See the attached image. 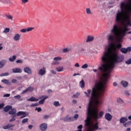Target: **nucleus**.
Listing matches in <instances>:
<instances>
[{"instance_id":"obj_42","label":"nucleus","mask_w":131,"mask_h":131,"mask_svg":"<svg viewBox=\"0 0 131 131\" xmlns=\"http://www.w3.org/2000/svg\"><path fill=\"white\" fill-rule=\"evenodd\" d=\"M30 106H31V107H36V106H38V103H33Z\"/></svg>"},{"instance_id":"obj_62","label":"nucleus","mask_w":131,"mask_h":131,"mask_svg":"<svg viewBox=\"0 0 131 131\" xmlns=\"http://www.w3.org/2000/svg\"><path fill=\"white\" fill-rule=\"evenodd\" d=\"M80 75L79 73H77V74L75 73L73 74V76H76V75Z\"/></svg>"},{"instance_id":"obj_58","label":"nucleus","mask_w":131,"mask_h":131,"mask_svg":"<svg viewBox=\"0 0 131 131\" xmlns=\"http://www.w3.org/2000/svg\"><path fill=\"white\" fill-rule=\"evenodd\" d=\"M53 91H52V90H49L48 91V94H51V93H52Z\"/></svg>"},{"instance_id":"obj_41","label":"nucleus","mask_w":131,"mask_h":131,"mask_svg":"<svg viewBox=\"0 0 131 131\" xmlns=\"http://www.w3.org/2000/svg\"><path fill=\"white\" fill-rule=\"evenodd\" d=\"M6 16L7 18H8V19H10V20H13V16H12L6 15Z\"/></svg>"},{"instance_id":"obj_31","label":"nucleus","mask_w":131,"mask_h":131,"mask_svg":"<svg viewBox=\"0 0 131 131\" xmlns=\"http://www.w3.org/2000/svg\"><path fill=\"white\" fill-rule=\"evenodd\" d=\"M71 49L69 48H65L63 49L62 52L63 53H68V52H70Z\"/></svg>"},{"instance_id":"obj_26","label":"nucleus","mask_w":131,"mask_h":131,"mask_svg":"<svg viewBox=\"0 0 131 131\" xmlns=\"http://www.w3.org/2000/svg\"><path fill=\"white\" fill-rule=\"evenodd\" d=\"M56 70L58 72H61L63 71V67H58L56 68Z\"/></svg>"},{"instance_id":"obj_64","label":"nucleus","mask_w":131,"mask_h":131,"mask_svg":"<svg viewBox=\"0 0 131 131\" xmlns=\"http://www.w3.org/2000/svg\"><path fill=\"white\" fill-rule=\"evenodd\" d=\"M125 131H130V128H127Z\"/></svg>"},{"instance_id":"obj_22","label":"nucleus","mask_w":131,"mask_h":131,"mask_svg":"<svg viewBox=\"0 0 131 131\" xmlns=\"http://www.w3.org/2000/svg\"><path fill=\"white\" fill-rule=\"evenodd\" d=\"M13 39L16 41L19 40L20 39V35L19 34H16L14 36Z\"/></svg>"},{"instance_id":"obj_9","label":"nucleus","mask_w":131,"mask_h":131,"mask_svg":"<svg viewBox=\"0 0 131 131\" xmlns=\"http://www.w3.org/2000/svg\"><path fill=\"white\" fill-rule=\"evenodd\" d=\"M12 71L13 73H22V70L20 68L12 69Z\"/></svg>"},{"instance_id":"obj_13","label":"nucleus","mask_w":131,"mask_h":131,"mask_svg":"<svg viewBox=\"0 0 131 131\" xmlns=\"http://www.w3.org/2000/svg\"><path fill=\"white\" fill-rule=\"evenodd\" d=\"M39 74H40V75H45V74H46V68L43 67V69H40Z\"/></svg>"},{"instance_id":"obj_19","label":"nucleus","mask_w":131,"mask_h":131,"mask_svg":"<svg viewBox=\"0 0 131 131\" xmlns=\"http://www.w3.org/2000/svg\"><path fill=\"white\" fill-rule=\"evenodd\" d=\"M9 114L10 115H16V110L14 108H11L9 112Z\"/></svg>"},{"instance_id":"obj_51","label":"nucleus","mask_w":131,"mask_h":131,"mask_svg":"<svg viewBox=\"0 0 131 131\" xmlns=\"http://www.w3.org/2000/svg\"><path fill=\"white\" fill-rule=\"evenodd\" d=\"M7 127H8V128H11V127H13V125H12V124H8L7 125Z\"/></svg>"},{"instance_id":"obj_45","label":"nucleus","mask_w":131,"mask_h":131,"mask_svg":"<svg viewBox=\"0 0 131 131\" xmlns=\"http://www.w3.org/2000/svg\"><path fill=\"white\" fill-rule=\"evenodd\" d=\"M22 4H27L28 0H21Z\"/></svg>"},{"instance_id":"obj_14","label":"nucleus","mask_w":131,"mask_h":131,"mask_svg":"<svg viewBox=\"0 0 131 131\" xmlns=\"http://www.w3.org/2000/svg\"><path fill=\"white\" fill-rule=\"evenodd\" d=\"M27 101H30V102H37L38 101V99H36L35 97L32 96L29 99H27Z\"/></svg>"},{"instance_id":"obj_39","label":"nucleus","mask_w":131,"mask_h":131,"mask_svg":"<svg viewBox=\"0 0 131 131\" xmlns=\"http://www.w3.org/2000/svg\"><path fill=\"white\" fill-rule=\"evenodd\" d=\"M14 99H16L17 100H20L21 99V96L17 95L14 97Z\"/></svg>"},{"instance_id":"obj_21","label":"nucleus","mask_w":131,"mask_h":131,"mask_svg":"<svg viewBox=\"0 0 131 131\" xmlns=\"http://www.w3.org/2000/svg\"><path fill=\"white\" fill-rule=\"evenodd\" d=\"M121 83L123 85V86H124V88H126V86L128 85V82H127V81H126L123 80L121 82Z\"/></svg>"},{"instance_id":"obj_23","label":"nucleus","mask_w":131,"mask_h":131,"mask_svg":"<svg viewBox=\"0 0 131 131\" xmlns=\"http://www.w3.org/2000/svg\"><path fill=\"white\" fill-rule=\"evenodd\" d=\"M26 114V112L23 111H19L16 114V116H20L21 115H25Z\"/></svg>"},{"instance_id":"obj_46","label":"nucleus","mask_w":131,"mask_h":131,"mask_svg":"<svg viewBox=\"0 0 131 131\" xmlns=\"http://www.w3.org/2000/svg\"><path fill=\"white\" fill-rule=\"evenodd\" d=\"M4 106H5V104H4V103L0 104V110L3 109V108H4Z\"/></svg>"},{"instance_id":"obj_61","label":"nucleus","mask_w":131,"mask_h":131,"mask_svg":"<svg viewBox=\"0 0 131 131\" xmlns=\"http://www.w3.org/2000/svg\"><path fill=\"white\" fill-rule=\"evenodd\" d=\"M73 97L74 98H78V96H77V95H75V94H74L73 96Z\"/></svg>"},{"instance_id":"obj_6","label":"nucleus","mask_w":131,"mask_h":131,"mask_svg":"<svg viewBox=\"0 0 131 131\" xmlns=\"http://www.w3.org/2000/svg\"><path fill=\"white\" fill-rule=\"evenodd\" d=\"M40 129L41 131L47 130L48 128V124L47 123H42L39 125Z\"/></svg>"},{"instance_id":"obj_50","label":"nucleus","mask_w":131,"mask_h":131,"mask_svg":"<svg viewBox=\"0 0 131 131\" xmlns=\"http://www.w3.org/2000/svg\"><path fill=\"white\" fill-rule=\"evenodd\" d=\"M50 117V116L49 115H45L43 117L44 119H48Z\"/></svg>"},{"instance_id":"obj_32","label":"nucleus","mask_w":131,"mask_h":131,"mask_svg":"<svg viewBox=\"0 0 131 131\" xmlns=\"http://www.w3.org/2000/svg\"><path fill=\"white\" fill-rule=\"evenodd\" d=\"M88 67H89V65H88L86 63H85L81 66L82 69H86Z\"/></svg>"},{"instance_id":"obj_11","label":"nucleus","mask_w":131,"mask_h":131,"mask_svg":"<svg viewBox=\"0 0 131 131\" xmlns=\"http://www.w3.org/2000/svg\"><path fill=\"white\" fill-rule=\"evenodd\" d=\"M41 98H43V99H42L39 101V104L40 105H42V104H43L45 103V101H46V100H47V99H48L49 97L48 96L45 97L42 96ZM41 98H40V99H41Z\"/></svg>"},{"instance_id":"obj_4","label":"nucleus","mask_w":131,"mask_h":131,"mask_svg":"<svg viewBox=\"0 0 131 131\" xmlns=\"http://www.w3.org/2000/svg\"><path fill=\"white\" fill-rule=\"evenodd\" d=\"M34 91V88L32 86H29L26 88L23 92H21L22 95H24V94H26V93H28V92H30V93H32Z\"/></svg>"},{"instance_id":"obj_1","label":"nucleus","mask_w":131,"mask_h":131,"mask_svg":"<svg viewBox=\"0 0 131 131\" xmlns=\"http://www.w3.org/2000/svg\"><path fill=\"white\" fill-rule=\"evenodd\" d=\"M114 35L113 34H110L108 37V40L111 43L107 51L104 52L101 57V65L99 68L101 72L103 73L102 74L103 78L102 81L97 84L96 88H92V90H105L107 88V83H108L110 74H111L113 69L115 68V63H120L124 60V56L118 55L117 51V50L121 49L122 45L120 43L118 44L114 43Z\"/></svg>"},{"instance_id":"obj_49","label":"nucleus","mask_w":131,"mask_h":131,"mask_svg":"<svg viewBox=\"0 0 131 131\" xmlns=\"http://www.w3.org/2000/svg\"><path fill=\"white\" fill-rule=\"evenodd\" d=\"M11 82H12V83H16L17 82V80L13 79L12 80Z\"/></svg>"},{"instance_id":"obj_5","label":"nucleus","mask_w":131,"mask_h":131,"mask_svg":"<svg viewBox=\"0 0 131 131\" xmlns=\"http://www.w3.org/2000/svg\"><path fill=\"white\" fill-rule=\"evenodd\" d=\"M131 51V47H127V48H122L120 49V52L122 53V54H126L127 52Z\"/></svg>"},{"instance_id":"obj_7","label":"nucleus","mask_w":131,"mask_h":131,"mask_svg":"<svg viewBox=\"0 0 131 131\" xmlns=\"http://www.w3.org/2000/svg\"><path fill=\"white\" fill-rule=\"evenodd\" d=\"M104 118L106 120H107V121H111V120H112V115H111L110 113H107L104 115Z\"/></svg>"},{"instance_id":"obj_59","label":"nucleus","mask_w":131,"mask_h":131,"mask_svg":"<svg viewBox=\"0 0 131 131\" xmlns=\"http://www.w3.org/2000/svg\"><path fill=\"white\" fill-rule=\"evenodd\" d=\"M52 73H53V74H56L57 72H56V71L52 70L51 71Z\"/></svg>"},{"instance_id":"obj_20","label":"nucleus","mask_w":131,"mask_h":131,"mask_svg":"<svg viewBox=\"0 0 131 131\" xmlns=\"http://www.w3.org/2000/svg\"><path fill=\"white\" fill-rule=\"evenodd\" d=\"M6 63H7V61L5 60H2L0 61V68H3L4 65H6Z\"/></svg>"},{"instance_id":"obj_44","label":"nucleus","mask_w":131,"mask_h":131,"mask_svg":"<svg viewBox=\"0 0 131 131\" xmlns=\"http://www.w3.org/2000/svg\"><path fill=\"white\" fill-rule=\"evenodd\" d=\"M35 110H37V112H41V108H40V107H36Z\"/></svg>"},{"instance_id":"obj_38","label":"nucleus","mask_w":131,"mask_h":131,"mask_svg":"<svg viewBox=\"0 0 131 131\" xmlns=\"http://www.w3.org/2000/svg\"><path fill=\"white\" fill-rule=\"evenodd\" d=\"M28 122V118L24 119L22 120V123H26Z\"/></svg>"},{"instance_id":"obj_17","label":"nucleus","mask_w":131,"mask_h":131,"mask_svg":"<svg viewBox=\"0 0 131 131\" xmlns=\"http://www.w3.org/2000/svg\"><path fill=\"white\" fill-rule=\"evenodd\" d=\"M127 120H128L127 118L122 117L120 119V123H125V122H126Z\"/></svg>"},{"instance_id":"obj_33","label":"nucleus","mask_w":131,"mask_h":131,"mask_svg":"<svg viewBox=\"0 0 131 131\" xmlns=\"http://www.w3.org/2000/svg\"><path fill=\"white\" fill-rule=\"evenodd\" d=\"M9 73H4L3 74H1L0 75V76L1 77H3V76H8V75H9Z\"/></svg>"},{"instance_id":"obj_34","label":"nucleus","mask_w":131,"mask_h":131,"mask_svg":"<svg viewBox=\"0 0 131 131\" xmlns=\"http://www.w3.org/2000/svg\"><path fill=\"white\" fill-rule=\"evenodd\" d=\"M3 32L4 33H8V32H10V28H5Z\"/></svg>"},{"instance_id":"obj_25","label":"nucleus","mask_w":131,"mask_h":131,"mask_svg":"<svg viewBox=\"0 0 131 131\" xmlns=\"http://www.w3.org/2000/svg\"><path fill=\"white\" fill-rule=\"evenodd\" d=\"M2 82H3V83H5V84H7V85H9L10 84V82L8 79L2 80Z\"/></svg>"},{"instance_id":"obj_15","label":"nucleus","mask_w":131,"mask_h":131,"mask_svg":"<svg viewBox=\"0 0 131 131\" xmlns=\"http://www.w3.org/2000/svg\"><path fill=\"white\" fill-rule=\"evenodd\" d=\"M91 93H92V90H91V89L88 90L87 92H84V94H85L86 98H90Z\"/></svg>"},{"instance_id":"obj_35","label":"nucleus","mask_w":131,"mask_h":131,"mask_svg":"<svg viewBox=\"0 0 131 131\" xmlns=\"http://www.w3.org/2000/svg\"><path fill=\"white\" fill-rule=\"evenodd\" d=\"M53 105L55 106V107H58V106H60V103L58 101H55L54 102Z\"/></svg>"},{"instance_id":"obj_57","label":"nucleus","mask_w":131,"mask_h":131,"mask_svg":"<svg viewBox=\"0 0 131 131\" xmlns=\"http://www.w3.org/2000/svg\"><path fill=\"white\" fill-rule=\"evenodd\" d=\"M27 116V115H26V113L25 115H24V116H21L20 117V118L22 119V118H24V117H26Z\"/></svg>"},{"instance_id":"obj_52","label":"nucleus","mask_w":131,"mask_h":131,"mask_svg":"<svg viewBox=\"0 0 131 131\" xmlns=\"http://www.w3.org/2000/svg\"><path fill=\"white\" fill-rule=\"evenodd\" d=\"M78 129H81L82 128V125H80L77 127Z\"/></svg>"},{"instance_id":"obj_56","label":"nucleus","mask_w":131,"mask_h":131,"mask_svg":"<svg viewBox=\"0 0 131 131\" xmlns=\"http://www.w3.org/2000/svg\"><path fill=\"white\" fill-rule=\"evenodd\" d=\"M16 63H22V60H16Z\"/></svg>"},{"instance_id":"obj_63","label":"nucleus","mask_w":131,"mask_h":131,"mask_svg":"<svg viewBox=\"0 0 131 131\" xmlns=\"http://www.w3.org/2000/svg\"><path fill=\"white\" fill-rule=\"evenodd\" d=\"M77 101H76V100H73V103H74V104H76V102H77Z\"/></svg>"},{"instance_id":"obj_36","label":"nucleus","mask_w":131,"mask_h":131,"mask_svg":"<svg viewBox=\"0 0 131 131\" xmlns=\"http://www.w3.org/2000/svg\"><path fill=\"white\" fill-rule=\"evenodd\" d=\"M33 29H34V28H31V27L28 28V29H27V32H29L30 31H32Z\"/></svg>"},{"instance_id":"obj_43","label":"nucleus","mask_w":131,"mask_h":131,"mask_svg":"<svg viewBox=\"0 0 131 131\" xmlns=\"http://www.w3.org/2000/svg\"><path fill=\"white\" fill-rule=\"evenodd\" d=\"M54 61H58V60H61V57H56L54 58Z\"/></svg>"},{"instance_id":"obj_18","label":"nucleus","mask_w":131,"mask_h":131,"mask_svg":"<svg viewBox=\"0 0 131 131\" xmlns=\"http://www.w3.org/2000/svg\"><path fill=\"white\" fill-rule=\"evenodd\" d=\"M12 107L11 105H7L6 107L4 108V110L5 112H8V111H10L11 109H12Z\"/></svg>"},{"instance_id":"obj_8","label":"nucleus","mask_w":131,"mask_h":131,"mask_svg":"<svg viewBox=\"0 0 131 131\" xmlns=\"http://www.w3.org/2000/svg\"><path fill=\"white\" fill-rule=\"evenodd\" d=\"M74 118L76 120L77 118H78V114H76L74 116V117H70L68 119H65V121H73L74 120Z\"/></svg>"},{"instance_id":"obj_48","label":"nucleus","mask_w":131,"mask_h":131,"mask_svg":"<svg viewBox=\"0 0 131 131\" xmlns=\"http://www.w3.org/2000/svg\"><path fill=\"white\" fill-rule=\"evenodd\" d=\"M11 96V94H6L4 95V97H6L7 98L10 97Z\"/></svg>"},{"instance_id":"obj_37","label":"nucleus","mask_w":131,"mask_h":131,"mask_svg":"<svg viewBox=\"0 0 131 131\" xmlns=\"http://www.w3.org/2000/svg\"><path fill=\"white\" fill-rule=\"evenodd\" d=\"M20 32H22V33H25V32H27V29H23L20 30Z\"/></svg>"},{"instance_id":"obj_3","label":"nucleus","mask_w":131,"mask_h":131,"mask_svg":"<svg viewBox=\"0 0 131 131\" xmlns=\"http://www.w3.org/2000/svg\"><path fill=\"white\" fill-rule=\"evenodd\" d=\"M103 115H87L86 119L84 121L85 127L88 128L89 131L97 130V129H99V122H96L92 126L93 123L92 120L97 121L100 118H101V117H103Z\"/></svg>"},{"instance_id":"obj_12","label":"nucleus","mask_w":131,"mask_h":131,"mask_svg":"<svg viewBox=\"0 0 131 131\" xmlns=\"http://www.w3.org/2000/svg\"><path fill=\"white\" fill-rule=\"evenodd\" d=\"M94 39H95V37L93 36H88L86 42H91V41H93Z\"/></svg>"},{"instance_id":"obj_28","label":"nucleus","mask_w":131,"mask_h":131,"mask_svg":"<svg viewBox=\"0 0 131 131\" xmlns=\"http://www.w3.org/2000/svg\"><path fill=\"white\" fill-rule=\"evenodd\" d=\"M11 117H12V119H11L9 120V122H13V121H15V120H16V118H15L16 117V115H12Z\"/></svg>"},{"instance_id":"obj_10","label":"nucleus","mask_w":131,"mask_h":131,"mask_svg":"<svg viewBox=\"0 0 131 131\" xmlns=\"http://www.w3.org/2000/svg\"><path fill=\"white\" fill-rule=\"evenodd\" d=\"M85 51V48L82 47V46L81 45H80L79 46L78 52L80 54H83V53H84Z\"/></svg>"},{"instance_id":"obj_47","label":"nucleus","mask_w":131,"mask_h":131,"mask_svg":"<svg viewBox=\"0 0 131 131\" xmlns=\"http://www.w3.org/2000/svg\"><path fill=\"white\" fill-rule=\"evenodd\" d=\"M117 102H118V103H121V102H122V99H121L120 98H118Z\"/></svg>"},{"instance_id":"obj_53","label":"nucleus","mask_w":131,"mask_h":131,"mask_svg":"<svg viewBox=\"0 0 131 131\" xmlns=\"http://www.w3.org/2000/svg\"><path fill=\"white\" fill-rule=\"evenodd\" d=\"M28 127H29V129H32V127H33V125H29L28 126Z\"/></svg>"},{"instance_id":"obj_40","label":"nucleus","mask_w":131,"mask_h":131,"mask_svg":"<svg viewBox=\"0 0 131 131\" xmlns=\"http://www.w3.org/2000/svg\"><path fill=\"white\" fill-rule=\"evenodd\" d=\"M125 63L127 64V65H129L131 64V58L129 59V60H127L125 61Z\"/></svg>"},{"instance_id":"obj_16","label":"nucleus","mask_w":131,"mask_h":131,"mask_svg":"<svg viewBox=\"0 0 131 131\" xmlns=\"http://www.w3.org/2000/svg\"><path fill=\"white\" fill-rule=\"evenodd\" d=\"M24 71L26 72V73H28V74H31L32 73L31 70L28 67L25 68Z\"/></svg>"},{"instance_id":"obj_27","label":"nucleus","mask_w":131,"mask_h":131,"mask_svg":"<svg viewBox=\"0 0 131 131\" xmlns=\"http://www.w3.org/2000/svg\"><path fill=\"white\" fill-rule=\"evenodd\" d=\"M86 13L87 15H92V14H93V13L92 12V11L91 10V9L90 8L86 9Z\"/></svg>"},{"instance_id":"obj_2","label":"nucleus","mask_w":131,"mask_h":131,"mask_svg":"<svg viewBox=\"0 0 131 131\" xmlns=\"http://www.w3.org/2000/svg\"><path fill=\"white\" fill-rule=\"evenodd\" d=\"M129 2V5L131 7V0H128ZM127 4L124 2H122L120 4V8L122 11L118 12L117 14L116 17V21L117 23L119 22H122V21H125L127 23H124V26L120 30V33H118L119 28L117 25H115L113 26V29L111 30V32L114 33V35L117 37L118 41L119 42L122 41V39L124 38V36L127 34V31L130 30V28H128L129 23H130L129 20V15L131 13V8H127Z\"/></svg>"},{"instance_id":"obj_24","label":"nucleus","mask_w":131,"mask_h":131,"mask_svg":"<svg viewBox=\"0 0 131 131\" xmlns=\"http://www.w3.org/2000/svg\"><path fill=\"white\" fill-rule=\"evenodd\" d=\"M81 89H84V81L83 79L81 80L79 83Z\"/></svg>"},{"instance_id":"obj_54","label":"nucleus","mask_w":131,"mask_h":131,"mask_svg":"<svg viewBox=\"0 0 131 131\" xmlns=\"http://www.w3.org/2000/svg\"><path fill=\"white\" fill-rule=\"evenodd\" d=\"M8 126H7V125H5V126H3V129H8Z\"/></svg>"},{"instance_id":"obj_29","label":"nucleus","mask_w":131,"mask_h":131,"mask_svg":"<svg viewBox=\"0 0 131 131\" xmlns=\"http://www.w3.org/2000/svg\"><path fill=\"white\" fill-rule=\"evenodd\" d=\"M123 125L125 127H127L128 126H129V125H131V121L126 122L125 124H124Z\"/></svg>"},{"instance_id":"obj_60","label":"nucleus","mask_w":131,"mask_h":131,"mask_svg":"<svg viewBox=\"0 0 131 131\" xmlns=\"http://www.w3.org/2000/svg\"><path fill=\"white\" fill-rule=\"evenodd\" d=\"M113 85H114V86H117V83H116L115 82H114Z\"/></svg>"},{"instance_id":"obj_30","label":"nucleus","mask_w":131,"mask_h":131,"mask_svg":"<svg viewBox=\"0 0 131 131\" xmlns=\"http://www.w3.org/2000/svg\"><path fill=\"white\" fill-rule=\"evenodd\" d=\"M15 60H16V56L15 55L13 56L12 57L9 58V60L10 61V62H14Z\"/></svg>"},{"instance_id":"obj_55","label":"nucleus","mask_w":131,"mask_h":131,"mask_svg":"<svg viewBox=\"0 0 131 131\" xmlns=\"http://www.w3.org/2000/svg\"><path fill=\"white\" fill-rule=\"evenodd\" d=\"M75 67H79V64L78 63H76L75 64Z\"/></svg>"}]
</instances>
